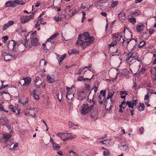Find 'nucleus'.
Returning <instances> with one entry per match:
<instances>
[{"label": "nucleus", "mask_w": 156, "mask_h": 156, "mask_svg": "<svg viewBox=\"0 0 156 156\" xmlns=\"http://www.w3.org/2000/svg\"><path fill=\"white\" fill-rule=\"evenodd\" d=\"M40 5V2L39 1H38L36 2V4L35 5L36 7H39Z\"/></svg>", "instance_id": "nucleus-63"}, {"label": "nucleus", "mask_w": 156, "mask_h": 156, "mask_svg": "<svg viewBox=\"0 0 156 156\" xmlns=\"http://www.w3.org/2000/svg\"><path fill=\"white\" fill-rule=\"evenodd\" d=\"M58 35V33H56L52 35L49 38H48L46 42H50L52 44H54L55 43V42L54 41V40L55 39V38Z\"/></svg>", "instance_id": "nucleus-21"}, {"label": "nucleus", "mask_w": 156, "mask_h": 156, "mask_svg": "<svg viewBox=\"0 0 156 156\" xmlns=\"http://www.w3.org/2000/svg\"><path fill=\"white\" fill-rule=\"evenodd\" d=\"M150 72L151 74V77L154 80H156V67L151 68Z\"/></svg>", "instance_id": "nucleus-22"}, {"label": "nucleus", "mask_w": 156, "mask_h": 156, "mask_svg": "<svg viewBox=\"0 0 156 156\" xmlns=\"http://www.w3.org/2000/svg\"><path fill=\"white\" fill-rule=\"evenodd\" d=\"M110 141L109 140H104L103 141H101V142L103 144H105L106 146L111 145V144L110 143Z\"/></svg>", "instance_id": "nucleus-36"}, {"label": "nucleus", "mask_w": 156, "mask_h": 156, "mask_svg": "<svg viewBox=\"0 0 156 156\" xmlns=\"http://www.w3.org/2000/svg\"><path fill=\"white\" fill-rule=\"evenodd\" d=\"M110 151L107 149H105L103 151V154L105 156H109L110 155Z\"/></svg>", "instance_id": "nucleus-43"}, {"label": "nucleus", "mask_w": 156, "mask_h": 156, "mask_svg": "<svg viewBox=\"0 0 156 156\" xmlns=\"http://www.w3.org/2000/svg\"><path fill=\"white\" fill-rule=\"evenodd\" d=\"M57 96H58V99L59 100V101H60L62 99V94H58Z\"/></svg>", "instance_id": "nucleus-59"}, {"label": "nucleus", "mask_w": 156, "mask_h": 156, "mask_svg": "<svg viewBox=\"0 0 156 156\" xmlns=\"http://www.w3.org/2000/svg\"><path fill=\"white\" fill-rule=\"evenodd\" d=\"M30 37H37L36 31H35L33 33L31 34Z\"/></svg>", "instance_id": "nucleus-56"}, {"label": "nucleus", "mask_w": 156, "mask_h": 156, "mask_svg": "<svg viewBox=\"0 0 156 156\" xmlns=\"http://www.w3.org/2000/svg\"><path fill=\"white\" fill-rule=\"evenodd\" d=\"M141 14V12L138 11H136L135 12H132L131 14L135 16H137Z\"/></svg>", "instance_id": "nucleus-41"}, {"label": "nucleus", "mask_w": 156, "mask_h": 156, "mask_svg": "<svg viewBox=\"0 0 156 156\" xmlns=\"http://www.w3.org/2000/svg\"><path fill=\"white\" fill-rule=\"evenodd\" d=\"M69 156H79V155L76 153L75 152H73V151H70L69 153Z\"/></svg>", "instance_id": "nucleus-45"}, {"label": "nucleus", "mask_w": 156, "mask_h": 156, "mask_svg": "<svg viewBox=\"0 0 156 156\" xmlns=\"http://www.w3.org/2000/svg\"><path fill=\"white\" fill-rule=\"evenodd\" d=\"M30 47L31 46L35 47L39 46L40 44L37 37H30Z\"/></svg>", "instance_id": "nucleus-11"}, {"label": "nucleus", "mask_w": 156, "mask_h": 156, "mask_svg": "<svg viewBox=\"0 0 156 156\" xmlns=\"http://www.w3.org/2000/svg\"><path fill=\"white\" fill-rule=\"evenodd\" d=\"M125 40V41L124 42H125V44H126V45H128L127 44H128L129 43V44H132L133 43L132 41H129L127 40V39L126 38L125 39H124Z\"/></svg>", "instance_id": "nucleus-52"}, {"label": "nucleus", "mask_w": 156, "mask_h": 156, "mask_svg": "<svg viewBox=\"0 0 156 156\" xmlns=\"http://www.w3.org/2000/svg\"><path fill=\"white\" fill-rule=\"evenodd\" d=\"M86 91H79L78 94V99L80 101H82L86 97Z\"/></svg>", "instance_id": "nucleus-13"}, {"label": "nucleus", "mask_w": 156, "mask_h": 156, "mask_svg": "<svg viewBox=\"0 0 156 156\" xmlns=\"http://www.w3.org/2000/svg\"><path fill=\"white\" fill-rule=\"evenodd\" d=\"M109 74L112 79H115L118 75L117 70L115 69H111L109 70Z\"/></svg>", "instance_id": "nucleus-18"}, {"label": "nucleus", "mask_w": 156, "mask_h": 156, "mask_svg": "<svg viewBox=\"0 0 156 156\" xmlns=\"http://www.w3.org/2000/svg\"><path fill=\"white\" fill-rule=\"evenodd\" d=\"M56 135L60 138L63 141H67V140H65L67 138L68 133H65L64 132H59L57 133Z\"/></svg>", "instance_id": "nucleus-16"}, {"label": "nucleus", "mask_w": 156, "mask_h": 156, "mask_svg": "<svg viewBox=\"0 0 156 156\" xmlns=\"http://www.w3.org/2000/svg\"><path fill=\"white\" fill-rule=\"evenodd\" d=\"M116 43H115V42H112V43L111 44H110L109 45V47H110V48H111V47H113L115 46L116 45Z\"/></svg>", "instance_id": "nucleus-57"}, {"label": "nucleus", "mask_w": 156, "mask_h": 156, "mask_svg": "<svg viewBox=\"0 0 156 156\" xmlns=\"http://www.w3.org/2000/svg\"><path fill=\"white\" fill-rule=\"evenodd\" d=\"M125 14L123 12H121L118 15V17L120 20H124L125 18Z\"/></svg>", "instance_id": "nucleus-30"}, {"label": "nucleus", "mask_w": 156, "mask_h": 156, "mask_svg": "<svg viewBox=\"0 0 156 156\" xmlns=\"http://www.w3.org/2000/svg\"><path fill=\"white\" fill-rule=\"evenodd\" d=\"M141 62L142 60H141L134 58L129 64L131 68L134 69H136L139 70L140 67V63Z\"/></svg>", "instance_id": "nucleus-3"}, {"label": "nucleus", "mask_w": 156, "mask_h": 156, "mask_svg": "<svg viewBox=\"0 0 156 156\" xmlns=\"http://www.w3.org/2000/svg\"><path fill=\"white\" fill-rule=\"evenodd\" d=\"M145 44V42L144 41H141L140 42L139 44L138 45V47L139 48H141Z\"/></svg>", "instance_id": "nucleus-46"}, {"label": "nucleus", "mask_w": 156, "mask_h": 156, "mask_svg": "<svg viewBox=\"0 0 156 156\" xmlns=\"http://www.w3.org/2000/svg\"><path fill=\"white\" fill-rule=\"evenodd\" d=\"M42 83V82L41 80L38 81L37 82H36L35 83L36 86L37 87H39V85H41Z\"/></svg>", "instance_id": "nucleus-51"}, {"label": "nucleus", "mask_w": 156, "mask_h": 156, "mask_svg": "<svg viewBox=\"0 0 156 156\" xmlns=\"http://www.w3.org/2000/svg\"><path fill=\"white\" fill-rule=\"evenodd\" d=\"M84 69V68H83H83H81L80 69H78L76 74H78L79 75H80L82 73V71Z\"/></svg>", "instance_id": "nucleus-49"}, {"label": "nucleus", "mask_w": 156, "mask_h": 156, "mask_svg": "<svg viewBox=\"0 0 156 156\" xmlns=\"http://www.w3.org/2000/svg\"><path fill=\"white\" fill-rule=\"evenodd\" d=\"M119 94L122 98L125 99L126 95L127 94L126 91H122L120 92Z\"/></svg>", "instance_id": "nucleus-34"}, {"label": "nucleus", "mask_w": 156, "mask_h": 156, "mask_svg": "<svg viewBox=\"0 0 156 156\" xmlns=\"http://www.w3.org/2000/svg\"><path fill=\"white\" fill-rule=\"evenodd\" d=\"M128 21L133 24H134L136 22V19L133 18H128Z\"/></svg>", "instance_id": "nucleus-39"}, {"label": "nucleus", "mask_w": 156, "mask_h": 156, "mask_svg": "<svg viewBox=\"0 0 156 156\" xmlns=\"http://www.w3.org/2000/svg\"><path fill=\"white\" fill-rule=\"evenodd\" d=\"M144 25L142 24H139L136 27V29L138 32L143 31L144 30Z\"/></svg>", "instance_id": "nucleus-24"}, {"label": "nucleus", "mask_w": 156, "mask_h": 156, "mask_svg": "<svg viewBox=\"0 0 156 156\" xmlns=\"http://www.w3.org/2000/svg\"><path fill=\"white\" fill-rule=\"evenodd\" d=\"M66 54H65L62 55H58L57 58L59 64H60V63L66 58Z\"/></svg>", "instance_id": "nucleus-25"}, {"label": "nucleus", "mask_w": 156, "mask_h": 156, "mask_svg": "<svg viewBox=\"0 0 156 156\" xmlns=\"http://www.w3.org/2000/svg\"><path fill=\"white\" fill-rule=\"evenodd\" d=\"M151 94H149L148 92L147 94L144 97V100H148L149 98H150L151 96Z\"/></svg>", "instance_id": "nucleus-48"}, {"label": "nucleus", "mask_w": 156, "mask_h": 156, "mask_svg": "<svg viewBox=\"0 0 156 156\" xmlns=\"http://www.w3.org/2000/svg\"><path fill=\"white\" fill-rule=\"evenodd\" d=\"M137 108L140 111H141L144 109L145 106L143 103H140L138 105Z\"/></svg>", "instance_id": "nucleus-31"}, {"label": "nucleus", "mask_w": 156, "mask_h": 156, "mask_svg": "<svg viewBox=\"0 0 156 156\" xmlns=\"http://www.w3.org/2000/svg\"><path fill=\"white\" fill-rule=\"evenodd\" d=\"M123 73L121 74V76H126L127 75L128 73V72L127 70L126 69H124L123 70Z\"/></svg>", "instance_id": "nucleus-55"}, {"label": "nucleus", "mask_w": 156, "mask_h": 156, "mask_svg": "<svg viewBox=\"0 0 156 156\" xmlns=\"http://www.w3.org/2000/svg\"><path fill=\"white\" fill-rule=\"evenodd\" d=\"M118 4V1H115L113 2L112 3L111 6L112 8H113L117 6Z\"/></svg>", "instance_id": "nucleus-42"}, {"label": "nucleus", "mask_w": 156, "mask_h": 156, "mask_svg": "<svg viewBox=\"0 0 156 156\" xmlns=\"http://www.w3.org/2000/svg\"><path fill=\"white\" fill-rule=\"evenodd\" d=\"M148 31L149 32V33L150 34H153L154 33V30L153 29H149L148 30Z\"/></svg>", "instance_id": "nucleus-60"}, {"label": "nucleus", "mask_w": 156, "mask_h": 156, "mask_svg": "<svg viewBox=\"0 0 156 156\" xmlns=\"http://www.w3.org/2000/svg\"><path fill=\"white\" fill-rule=\"evenodd\" d=\"M6 23L8 25V26L9 27L14 24V22L12 20H10L8 21Z\"/></svg>", "instance_id": "nucleus-50"}, {"label": "nucleus", "mask_w": 156, "mask_h": 156, "mask_svg": "<svg viewBox=\"0 0 156 156\" xmlns=\"http://www.w3.org/2000/svg\"><path fill=\"white\" fill-rule=\"evenodd\" d=\"M5 6L6 7H14L17 6V5L14 0L9 1L6 2L5 4Z\"/></svg>", "instance_id": "nucleus-20"}, {"label": "nucleus", "mask_w": 156, "mask_h": 156, "mask_svg": "<svg viewBox=\"0 0 156 156\" xmlns=\"http://www.w3.org/2000/svg\"><path fill=\"white\" fill-rule=\"evenodd\" d=\"M101 15L104 17H106L107 15V14L106 12H103L101 13Z\"/></svg>", "instance_id": "nucleus-64"}, {"label": "nucleus", "mask_w": 156, "mask_h": 156, "mask_svg": "<svg viewBox=\"0 0 156 156\" xmlns=\"http://www.w3.org/2000/svg\"><path fill=\"white\" fill-rule=\"evenodd\" d=\"M8 38H9V37L7 36H5L3 37H2V39L4 41V42L7 41V40L8 39Z\"/></svg>", "instance_id": "nucleus-62"}, {"label": "nucleus", "mask_w": 156, "mask_h": 156, "mask_svg": "<svg viewBox=\"0 0 156 156\" xmlns=\"http://www.w3.org/2000/svg\"><path fill=\"white\" fill-rule=\"evenodd\" d=\"M137 55H138V53L137 52L135 51L133 52L131 55L132 57L133 58H135L138 59V57H137Z\"/></svg>", "instance_id": "nucleus-44"}, {"label": "nucleus", "mask_w": 156, "mask_h": 156, "mask_svg": "<svg viewBox=\"0 0 156 156\" xmlns=\"http://www.w3.org/2000/svg\"><path fill=\"white\" fill-rule=\"evenodd\" d=\"M105 95V90H101L100 91L98 98V101L100 105L103 104L104 101L106 99Z\"/></svg>", "instance_id": "nucleus-6"}, {"label": "nucleus", "mask_w": 156, "mask_h": 156, "mask_svg": "<svg viewBox=\"0 0 156 156\" xmlns=\"http://www.w3.org/2000/svg\"><path fill=\"white\" fill-rule=\"evenodd\" d=\"M34 98L36 100H38L39 98V97L38 96L37 94H34V95H33Z\"/></svg>", "instance_id": "nucleus-61"}, {"label": "nucleus", "mask_w": 156, "mask_h": 156, "mask_svg": "<svg viewBox=\"0 0 156 156\" xmlns=\"http://www.w3.org/2000/svg\"><path fill=\"white\" fill-rule=\"evenodd\" d=\"M73 93H71L69 91H67L66 97L69 100L72 99L73 98Z\"/></svg>", "instance_id": "nucleus-33"}, {"label": "nucleus", "mask_w": 156, "mask_h": 156, "mask_svg": "<svg viewBox=\"0 0 156 156\" xmlns=\"http://www.w3.org/2000/svg\"><path fill=\"white\" fill-rule=\"evenodd\" d=\"M114 93V92L112 90H109L108 91V94L107 97L106 98L107 100H109V99H112V96Z\"/></svg>", "instance_id": "nucleus-26"}, {"label": "nucleus", "mask_w": 156, "mask_h": 156, "mask_svg": "<svg viewBox=\"0 0 156 156\" xmlns=\"http://www.w3.org/2000/svg\"><path fill=\"white\" fill-rule=\"evenodd\" d=\"M146 70V69L144 67H142L140 69L139 73L141 74H143L145 72Z\"/></svg>", "instance_id": "nucleus-47"}, {"label": "nucleus", "mask_w": 156, "mask_h": 156, "mask_svg": "<svg viewBox=\"0 0 156 156\" xmlns=\"http://www.w3.org/2000/svg\"><path fill=\"white\" fill-rule=\"evenodd\" d=\"M79 54V51L76 49H73L69 50L68 51V54L71 55L72 54Z\"/></svg>", "instance_id": "nucleus-35"}, {"label": "nucleus", "mask_w": 156, "mask_h": 156, "mask_svg": "<svg viewBox=\"0 0 156 156\" xmlns=\"http://www.w3.org/2000/svg\"><path fill=\"white\" fill-rule=\"evenodd\" d=\"M65 17V16L62 14L59 15L58 17H55L54 19L57 21H62Z\"/></svg>", "instance_id": "nucleus-27"}, {"label": "nucleus", "mask_w": 156, "mask_h": 156, "mask_svg": "<svg viewBox=\"0 0 156 156\" xmlns=\"http://www.w3.org/2000/svg\"><path fill=\"white\" fill-rule=\"evenodd\" d=\"M94 76V75H93L91 78L89 79L87 78H83V77L82 76H80L77 79V81H86L87 80H89L90 81L93 77Z\"/></svg>", "instance_id": "nucleus-32"}, {"label": "nucleus", "mask_w": 156, "mask_h": 156, "mask_svg": "<svg viewBox=\"0 0 156 156\" xmlns=\"http://www.w3.org/2000/svg\"><path fill=\"white\" fill-rule=\"evenodd\" d=\"M137 102L138 101L137 100L131 101H127L126 103V105H127L129 108L133 109L134 106L136 105Z\"/></svg>", "instance_id": "nucleus-15"}, {"label": "nucleus", "mask_w": 156, "mask_h": 156, "mask_svg": "<svg viewBox=\"0 0 156 156\" xmlns=\"http://www.w3.org/2000/svg\"><path fill=\"white\" fill-rule=\"evenodd\" d=\"M134 58H133L131 56H129V57H128L126 58V62L128 63H130L132 61Z\"/></svg>", "instance_id": "nucleus-40"}, {"label": "nucleus", "mask_w": 156, "mask_h": 156, "mask_svg": "<svg viewBox=\"0 0 156 156\" xmlns=\"http://www.w3.org/2000/svg\"><path fill=\"white\" fill-rule=\"evenodd\" d=\"M52 147L54 150H58L60 148L61 146L56 143H54L52 144Z\"/></svg>", "instance_id": "nucleus-37"}, {"label": "nucleus", "mask_w": 156, "mask_h": 156, "mask_svg": "<svg viewBox=\"0 0 156 156\" xmlns=\"http://www.w3.org/2000/svg\"><path fill=\"white\" fill-rule=\"evenodd\" d=\"M92 107L87 104H84L82 106L81 113L83 115H86L91 111Z\"/></svg>", "instance_id": "nucleus-4"}, {"label": "nucleus", "mask_w": 156, "mask_h": 156, "mask_svg": "<svg viewBox=\"0 0 156 156\" xmlns=\"http://www.w3.org/2000/svg\"><path fill=\"white\" fill-rule=\"evenodd\" d=\"M76 136V135L68 133L67 138L65 139L66 140H69L74 139L75 138Z\"/></svg>", "instance_id": "nucleus-28"}, {"label": "nucleus", "mask_w": 156, "mask_h": 156, "mask_svg": "<svg viewBox=\"0 0 156 156\" xmlns=\"http://www.w3.org/2000/svg\"><path fill=\"white\" fill-rule=\"evenodd\" d=\"M9 108L12 110V111L16 113V114H19L20 112L18 109L14 108L13 106L12 105H10L9 107Z\"/></svg>", "instance_id": "nucleus-29"}, {"label": "nucleus", "mask_w": 156, "mask_h": 156, "mask_svg": "<svg viewBox=\"0 0 156 156\" xmlns=\"http://www.w3.org/2000/svg\"><path fill=\"white\" fill-rule=\"evenodd\" d=\"M112 37L113 38L115 41H120L122 43H123L125 41L124 39L119 33L113 34Z\"/></svg>", "instance_id": "nucleus-9"}, {"label": "nucleus", "mask_w": 156, "mask_h": 156, "mask_svg": "<svg viewBox=\"0 0 156 156\" xmlns=\"http://www.w3.org/2000/svg\"><path fill=\"white\" fill-rule=\"evenodd\" d=\"M85 88L86 89V90L85 91L86 92L87 90H90V86L89 84H86L85 85Z\"/></svg>", "instance_id": "nucleus-58"}, {"label": "nucleus", "mask_w": 156, "mask_h": 156, "mask_svg": "<svg viewBox=\"0 0 156 156\" xmlns=\"http://www.w3.org/2000/svg\"><path fill=\"white\" fill-rule=\"evenodd\" d=\"M113 100L112 99H110V100H107V99H105V100L103 104L106 110L111 109L112 107L111 104L113 103Z\"/></svg>", "instance_id": "nucleus-7"}, {"label": "nucleus", "mask_w": 156, "mask_h": 156, "mask_svg": "<svg viewBox=\"0 0 156 156\" xmlns=\"http://www.w3.org/2000/svg\"><path fill=\"white\" fill-rule=\"evenodd\" d=\"M30 47V45L28 44V41L22 42L18 45V49L20 51L23 52L26 48Z\"/></svg>", "instance_id": "nucleus-5"}, {"label": "nucleus", "mask_w": 156, "mask_h": 156, "mask_svg": "<svg viewBox=\"0 0 156 156\" xmlns=\"http://www.w3.org/2000/svg\"><path fill=\"white\" fill-rule=\"evenodd\" d=\"M12 136V135L11 133H5L0 134V141L5 140V141H7L11 138Z\"/></svg>", "instance_id": "nucleus-8"}, {"label": "nucleus", "mask_w": 156, "mask_h": 156, "mask_svg": "<svg viewBox=\"0 0 156 156\" xmlns=\"http://www.w3.org/2000/svg\"><path fill=\"white\" fill-rule=\"evenodd\" d=\"M46 79L48 82L49 83H53L55 81V78L54 75H47Z\"/></svg>", "instance_id": "nucleus-23"}, {"label": "nucleus", "mask_w": 156, "mask_h": 156, "mask_svg": "<svg viewBox=\"0 0 156 156\" xmlns=\"http://www.w3.org/2000/svg\"><path fill=\"white\" fill-rule=\"evenodd\" d=\"M94 39L92 36H90L87 32L79 34L77 41L76 45L81 46L83 48L87 47L93 43Z\"/></svg>", "instance_id": "nucleus-1"}, {"label": "nucleus", "mask_w": 156, "mask_h": 156, "mask_svg": "<svg viewBox=\"0 0 156 156\" xmlns=\"http://www.w3.org/2000/svg\"><path fill=\"white\" fill-rule=\"evenodd\" d=\"M16 4L17 5H23L25 4V2H24L22 0H14Z\"/></svg>", "instance_id": "nucleus-38"}, {"label": "nucleus", "mask_w": 156, "mask_h": 156, "mask_svg": "<svg viewBox=\"0 0 156 156\" xmlns=\"http://www.w3.org/2000/svg\"><path fill=\"white\" fill-rule=\"evenodd\" d=\"M33 16L30 15L28 16H22L20 17V21L22 23H24L30 20Z\"/></svg>", "instance_id": "nucleus-14"}, {"label": "nucleus", "mask_w": 156, "mask_h": 156, "mask_svg": "<svg viewBox=\"0 0 156 156\" xmlns=\"http://www.w3.org/2000/svg\"><path fill=\"white\" fill-rule=\"evenodd\" d=\"M43 13H42L38 17V20H39V22L40 23H41V22L43 21V19L42 18H41V17L43 15Z\"/></svg>", "instance_id": "nucleus-53"}, {"label": "nucleus", "mask_w": 156, "mask_h": 156, "mask_svg": "<svg viewBox=\"0 0 156 156\" xmlns=\"http://www.w3.org/2000/svg\"><path fill=\"white\" fill-rule=\"evenodd\" d=\"M16 43L15 41L12 40L8 42L6 45L8 48L9 50H11L12 49H13L14 47L16 45Z\"/></svg>", "instance_id": "nucleus-12"}, {"label": "nucleus", "mask_w": 156, "mask_h": 156, "mask_svg": "<svg viewBox=\"0 0 156 156\" xmlns=\"http://www.w3.org/2000/svg\"><path fill=\"white\" fill-rule=\"evenodd\" d=\"M9 27L8 26V25L6 23L3 26V28H2V31H4L5 30L7 29Z\"/></svg>", "instance_id": "nucleus-54"}, {"label": "nucleus", "mask_w": 156, "mask_h": 156, "mask_svg": "<svg viewBox=\"0 0 156 156\" xmlns=\"http://www.w3.org/2000/svg\"><path fill=\"white\" fill-rule=\"evenodd\" d=\"M118 147L122 151H129L130 149V147L127 144L122 145L121 143L118 145Z\"/></svg>", "instance_id": "nucleus-17"}, {"label": "nucleus", "mask_w": 156, "mask_h": 156, "mask_svg": "<svg viewBox=\"0 0 156 156\" xmlns=\"http://www.w3.org/2000/svg\"><path fill=\"white\" fill-rule=\"evenodd\" d=\"M141 62L142 60H141L134 58L129 64L131 68L134 69H136L139 70L140 67V63Z\"/></svg>", "instance_id": "nucleus-2"}, {"label": "nucleus", "mask_w": 156, "mask_h": 156, "mask_svg": "<svg viewBox=\"0 0 156 156\" xmlns=\"http://www.w3.org/2000/svg\"><path fill=\"white\" fill-rule=\"evenodd\" d=\"M31 81V79L29 77H27L25 79L21 80V82L23 83L22 85L26 86L29 85Z\"/></svg>", "instance_id": "nucleus-19"}, {"label": "nucleus", "mask_w": 156, "mask_h": 156, "mask_svg": "<svg viewBox=\"0 0 156 156\" xmlns=\"http://www.w3.org/2000/svg\"><path fill=\"white\" fill-rule=\"evenodd\" d=\"M2 55V58L4 59L5 61H9L15 58V55H12L6 52H3Z\"/></svg>", "instance_id": "nucleus-10"}]
</instances>
